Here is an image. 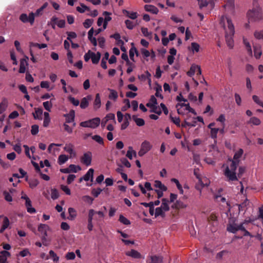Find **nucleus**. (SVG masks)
I'll list each match as a JSON object with an SVG mask.
<instances>
[{"mask_svg": "<svg viewBox=\"0 0 263 263\" xmlns=\"http://www.w3.org/2000/svg\"><path fill=\"white\" fill-rule=\"evenodd\" d=\"M243 153L242 149L240 148L234 154L233 160H231V164L224 170V175L229 181L238 180L236 174V170L239 163V159Z\"/></svg>", "mask_w": 263, "mask_h": 263, "instance_id": "f257e3e1", "label": "nucleus"}, {"mask_svg": "<svg viewBox=\"0 0 263 263\" xmlns=\"http://www.w3.org/2000/svg\"><path fill=\"white\" fill-rule=\"evenodd\" d=\"M220 24L223 26L225 30V37L227 44L230 48L234 46L233 36L235 33V28L232 20L226 16L221 18Z\"/></svg>", "mask_w": 263, "mask_h": 263, "instance_id": "f03ea898", "label": "nucleus"}, {"mask_svg": "<svg viewBox=\"0 0 263 263\" xmlns=\"http://www.w3.org/2000/svg\"><path fill=\"white\" fill-rule=\"evenodd\" d=\"M251 222V221L250 220H245L243 222L238 224L236 223L234 220L229 221V223L227 224V230L229 232L234 234L240 231L243 232V236H249L252 237L253 236L247 230Z\"/></svg>", "mask_w": 263, "mask_h": 263, "instance_id": "7ed1b4c3", "label": "nucleus"}, {"mask_svg": "<svg viewBox=\"0 0 263 263\" xmlns=\"http://www.w3.org/2000/svg\"><path fill=\"white\" fill-rule=\"evenodd\" d=\"M254 7L252 9L248 11L247 16L248 20L250 22L259 21L262 19V14L261 9L259 6L256 4H254Z\"/></svg>", "mask_w": 263, "mask_h": 263, "instance_id": "20e7f679", "label": "nucleus"}, {"mask_svg": "<svg viewBox=\"0 0 263 263\" xmlns=\"http://www.w3.org/2000/svg\"><path fill=\"white\" fill-rule=\"evenodd\" d=\"M95 214H97L98 215V217L96 218V220L97 221H100L103 220L104 217V213L101 211L96 212L93 209L89 210L88 211L87 225V228L89 231H91L93 229L92 220L93 217Z\"/></svg>", "mask_w": 263, "mask_h": 263, "instance_id": "39448f33", "label": "nucleus"}, {"mask_svg": "<svg viewBox=\"0 0 263 263\" xmlns=\"http://www.w3.org/2000/svg\"><path fill=\"white\" fill-rule=\"evenodd\" d=\"M100 119L98 117H97L88 121L82 122L80 123V125L81 126L84 127L96 128L100 125Z\"/></svg>", "mask_w": 263, "mask_h": 263, "instance_id": "423d86ee", "label": "nucleus"}, {"mask_svg": "<svg viewBox=\"0 0 263 263\" xmlns=\"http://www.w3.org/2000/svg\"><path fill=\"white\" fill-rule=\"evenodd\" d=\"M176 107L177 108L178 113L180 115L184 114L185 110H187L195 115L196 114L195 110L190 107L189 103H178L176 105Z\"/></svg>", "mask_w": 263, "mask_h": 263, "instance_id": "0eeeda50", "label": "nucleus"}, {"mask_svg": "<svg viewBox=\"0 0 263 263\" xmlns=\"http://www.w3.org/2000/svg\"><path fill=\"white\" fill-rule=\"evenodd\" d=\"M152 148V145L151 143L147 141H144L141 145V147L138 152V155L139 156L142 157L149 151Z\"/></svg>", "mask_w": 263, "mask_h": 263, "instance_id": "6e6552de", "label": "nucleus"}, {"mask_svg": "<svg viewBox=\"0 0 263 263\" xmlns=\"http://www.w3.org/2000/svg\"><path fill=\"white\" fill-rule=\"evenodd\" d=\"M92 155L91 152L88 151L84 153L80 157L81 162L86 166H90L91 164Z\"/></svg>", "mask_w": 263, "mask_h": 263, "instance_id": "1a4fd4ad", "label": "nucleus"}, {"mask_svg": "<svg viewBox=\"0 0 263 263\" xmlns=\"http://www.w3.org/2000/svg\"><path fill=\"white\" fill-rule=\"evenodd\" d=\"M210 183V180L206 177L198 180V182L196 184L195 187L199 192L200 195H201L202 190L204 186H208Z\"/></svg>", "mask_w": 263, "mask_h": 263, "instance_id": "9d476101", "label": "nucleus"}, {"mask_svg": "<svg viewBox=\"0 0 263 263\" xmlns=\"http://www.w3.org/2000/svg\"><path fill=\"white\" fill-rule=\"evenodd\" d=\"M154 186L156 188L155 191L157 194L158 198L162 197L163 192L167 190V187L161 181L158 180L155 181Z\"/></svg>", "mask_w": 263, "mask_h": 263, "instance_id": "9b49d317", "label": "nucleus"}, {"mask_svg": "<svg viewBox=\"0 0 263 263\" xmlns=\"http://www.w3.org/2000/svg\"><path fill=\"white\" fill-rule=\"evenodd\" d=\"M20 20L24 23L29 22L31 25H33L34 22V14L31 12L27 16L26 14L23 13L20 16Z\"/></svg>", "mask_w": 263, "mask_h": 263, "instance_id": "f8f14e48", "label": "nucleus"}, {"mask_svg": "<svg viewBox=\"0 0 263 263\" xmlns=\"http://www.w3.org/2000/svg\"><path fill=\"white\" fill-rule=\"evenodd\" d=\"M56 21H58L57 23V25L59 28H64L65 25V21L64 20H59L58 17L54 16L51 19L50 25L53 29H55Z\"/></svg>", "mask_w": 263, "mask_h": 263, "instance_id": "ddd939ff", "label": "nucleus"}, {"mask_svg": "<svg viewBox=\"0 0 263 263\" xmlns=\"http://www.w3.org/2000/svg\"><path fill=\"white\" fill-rule=\"evenodd\" d=\"M28 57L25 56L24 59H22L20 60V68L18 70L20 73H24L26 71V69L28 67Z\"/></svg>", "mask_w": 263, "mask_h": 263, "instance_id": "4468645a", "label": "nucleus"}, {"mask_svg": "<svg viewBox=\"0 0 263 263\" xmlns=\"http://www.w3.org/2000/svg\"><path fill=\"white\" fill-rule=\"evenodd\" d=\"M73 147V145L71 143L66 144L64 147V151L70 155V158L74 157L76 156Z\"/></svg>", "mask_w": 263, "mask_h": 263, "instance_id": "2eb2a0df", "label": "nucleus"}, {"mask_svg": "<svg viewBox=\"0 0 263 263\" xmlns=\"http://www.w3.org/2000/svg\"><path fill=\"white\" fill-rule=\"evenodd\" d=\"M125 255L134 258L139 259L142 258L141 254L138 251L134 249H132L129 251L126 252Z\"/></svg>", "mask_w": 263, "mask_h": 263, "instance_id": "dca6fc26", "label": "nucleus"}, {"mask_svg": "<svg viewBox=\"0 0 263 263\" xmlns=\"http://www.w3.org/2000/svg\"><path fill=\"white\" fill-rule=\"evenodd\" d=\"M49 229V227L48 225L46 224H42L41 223L38 226V231L40 232L43 235V237L45 238V237L47 236V231Z\"/></svg>", "mask_w": 263, "mask_h": 263, "instance_id": "f3484780", "label": "nucleus"}, {"mask_svg": "<svg viewBox=\"0 0 263 263\" xmlns=\"http://www.w3.org/2000/svg\"><path fill=\"white\" fill-rule=\"evenodd\" d=\"M64 116L65 117V123H70L74 122L75 112L73 110H70L69 114L65 115Z\"/></svg>", "mask_w": 263, "mask_h": 263, "instance_id": "a211bd4d", "label": "nucleus"}, {"mask_svg": "<svg viewBox=\"0 0 263 263\" xmlns=\"http://www.w3.org/2000/svg\"><path fill=\"white\" fill-rule=\"evenodd\" d=\"M10 256V253L7 251H2L0 252V263H6L7 258Z\"/></svg>", "mask_w": 263, "mask_h": 263, "instance_id": "6ab92c4d", "label": "nucleus"}, {"mask_svg": "<svg viewBox=\"0 0 263 263\" xmlns=\"http://www.w3.org/2000/svg\"><path fill=\"white\" fill-rule=\"evenodd\" d=\"M144 9L146 11L155 14H157L159 12V10L156 7L151 5H145Z\"/></svg>", "mask_w": 263, "mask_h": 263, "instance_id": "aec40b11", "label": "nucleus"}, {"mask_svg": "<svg viewBox=\"0 0 263 263\" xmlns=\"http://www.w3.org/2000/svg\"><path fill=\"white\" fill-rule=\"evenodd\" d=\"M94 170L92 168H90L86 173V174L83 176V178L80 179V181L82 179H84L85 181H89L90 179H92L93 177Z\"/></svg>", "mask_w": 263, "mask_h": 263, "instance_id": "412c9836", "label": "nucleus"}, {"mask_svg": "<svg viewBox=\"0 0 263 263\" xmlns=\"http://www.w3.org/2000/svg\"><path fill=\"white\" fill-rule=\"evenodd\" d=\"M8 101L7 99L4 98L0 103V115L2 114L7 109Z\"/></svg>", "mask_w": 263, "mask_h": 263, "instance_id": "4be33fe9", "label": "nucleus"}, {"mask_svg": "<svg viewBox=\"0 0 263 263\" xmlns=\"http://www.w3.org/2000/svg\"><path fill=\"white\" fill-rule=\"evenodd\" d=\"M162 262V258L156 255L151 256L150 259L147 260V263H161Z\"/></svg>", "mask_w": 263, "mask_h": 263, "instance_id": "5701e85b", "label": "nucleus"}, {"mask_svg": "<svg viewBox=\"0 0 263 263\" xmlns=\"http://www.w3.org/2000/svg\"><path fill=\"white\" fill-rule=\"evenodd\" d=\"M68 211L69 213V216L67 218L70 220H74L76 218L77 215V211L73 208H68Z\"/></svg>", "mask_w": 263, "mask_h": 263, "instance_id": "b1692460", "label": "nucleus"}, {"mask_svg": "<svg viewBox=\"0 0 263 263\" xmlns=\"http://www.w3.org/2000/svg\"><path fill=\"white\" fill-rule=\"evenodd\" d=\"M139 78L142 81L147 80L149 84L151 85V74L148 71H146L144 74H141L140 76H139Z\"/></svg>", "mask_w": 263, "mask_h": 263, "instance_id": "393cba45", "label": "nucleus"}, {"mask_svg": "<svg viewBox=\"0 0 263 263\" xmlns=\"http://www.w3.org/2000/svg\"><path fill=\"white\" fill-rule=\"evenodd\" d=\"M254 56L256 59H259L262 54V51L261 46L260 45H256L253 47Z\"/></svg>", "mask_w": 263, "mask_h": 263, "instance_id": "a878e982", "label": "nucleus"}, {"mask_svg": "<svg viewBox=\"0 0 263 263\" xmlns=\"http://www.w3.org/2000/svg\"><path fill=\"white\" fill-rule=\"evenodd\" d=\"M108 90L110 92V93L108 96V98L110 100L116 101L118 97V95L117 91L110 88H108Z\"/></svg>", "mask_w": 263, "mask_h": 263, "instance_id": "bb28decb", "label": "nucleus"}, {"mask_svg": "<svg viewBox=\"0 0 263 263\" xmlns=\"http://www.w3.org/2000/svg\"><path fill=\"white\" fill-rule=\"evenodd\" d=\"M100 58L101 53L99 52H98L97 53L92 52L91 54V61L93 64H98L100 61Z\"/></svg>", "mask_w": 263, "mask_h": 263, "instance_id": "cd10ccee", "label": "nucleus"}, {"mask_svg": "<svg viewBox=\"0 0 263 263\" xmlns=\"http://www.w3.org/2000/svg\"><path fill=\"white\" fill-rule=\"evenodd\" d=\"M133 120L135 122L136 125L138 126H142L145 124L144 120L142 118H139L136 115L132 116Z\"/></svg>", "mask_w": 263, "mask_h": 263, "instance_id": "c85d7f7f", "label": "nucleus"}, {"mask_svg": "<svg viewBox=\"0 0 263 263\" xmlns=\"http://www.w3.org/2000/svg\"><path fill=\"white\" fill-rule=\"evenodd\" d=\"M101 98L99 93H97L96 95V98L93 102L94 108L95 109H97L99 108L101 106Z\"/></svg>", "mask_w": 263, "mask_h": 263, "instance_id": "c756f323", "label": "nucleus"}, {"mask_svg": "<svg viewBox=\"0 0 263 263\" xmlns=\"http://www.w3.org/2000/svg\"><path fill=\"white\" fill-rule=\"evenodd\" d=\"M81 7H77L76 10L81 13H83L86 11H90V8L83 3H80Z\"/></svg>", "mask_w": 263, "mask_h": 263, "instance_id": "7c9ffc66", "label": "nucleus"}, {"mask_svg": "<svg viewBox=\"0 0 263 263\" xmlns=\"http://www.w3.org/2000/svg\"><path fill=\"white\" fill-rule=\"evenodd\" d=\"M126 156L130 160H132L133 157L136 156V152L133 149L132 146L128 147V150L127 152Z\"/></svg>", "mask_w": 263, "mask_h": 263, "instance_id": "2f4dec72", "label": "nucleus"}, {"mask_svg": "<svg viewBox=\"0 0 263 263\" xmlns=\"http://www.w3.org/2000/svg\"><path fill=\"white\" fill-rule=\"evenodd\" d=\"M9 225V220L7 217H5L3 222V224L0 229V232L3 233L8 227Z\"/></svg>", "mask_w": 263, "mask_h": 263, "instance_id": "473e14b6", "label": "nucleus"}, {"mask_svg": "<svg viewBox=\"0 0 263 263\" xmlns=\"http://www.w3.org/2000/svg\"><path fill=\"white\" fill-rule=\"evenodd\" d=\"M87 98H90V97L87 96V97H84L82 99L80 103V107L81 108L85 109L88 107L89 103Z\"/></svg>", "mask_w": 263, "mask_h": 263, "instance_id": "72a5a7b5", "label": "nucleus"}, {"mask_svg": "<svg viewBox=\"0 0 263 263\" xmlns=\"http://www.w3.org/2000/svg\"><path fill=\"white\" fill-rule=\"evenodd\" d=\"M248 123V124H252L254 125H259L260 124L261 121L257 117H253L250 119Z\"/></svg>", "mask_w": 263, "mask_h": 263, "instance_id": "f704fd0d", "label": "nucleus"}, {"mask_svg": "<svg viewBox=\"0 0 263 263\" xmlns=\"http://www.w3.org/2000/svg\"><path fill=\"white\" fill-rule=\"evenodd\" d=\"M160 207L166 212L168 211L170 209L168 205V200L166 199L163 198L162 200V204Z\"/></svg>", "mask_w": 263, "mask_h": 263, "instance_id": "c9c22d12", "label": "nucleus"}, {"mask_svg": "<svg viewBox=\"0 0 263 263\" xmlns=\"http://www.w3.org/2000/svg\"><path fill=\"white\" fill-rule=\"evenodd\" d=\"M165 211L163 210V209H161L160 207L157 208L155 212V217H157L161 216L163 217L165 216Z\"/></svg>", "mask_w": 263, "mask_h": 263, "instance_id": "e433bc0d", "label": "nucleus"}, {"mask_svg": "<svg viewBox=\"0 0 263 263\" xmlns=\"http://www.w3.org/2000/svg\"><path fill=\"white\" fill-rule=\"evenodd\" d=\"M68 159V157L66 155H60L59 156L58 162L60 165L65 163Z\"/></svg>", "mask_w": 263, "mask_h": 263, "instance_id": "4c0bfd02", "label": "nucleus"}, {"mask_svg": "<svg viewBox=\"0 0 263 263\" xmlns=\"http://www.w3.org/2000/svg\"><path fill=\"white\" fill-rule=\"evenodd\" d=\"M135 54H136L137 57L139 56V53L137 49L135 47H134L131 48L129 51L130 59L133 61H134V57Z\"/></svg>", "mask_w": 263, "mask_h": 263, "instance_id": "58836bf2", "label": "nucleus"}, {"mask_svg": "<svg viewBox=\"0 0 263 263\" xmlns=\"http://www.w3.org/2000/svg\"><path fill=\"white\" fill-rule=\"evenodd\" d=\"M187 206V205L183 203V202L177 200L174 205V208L177 209H185Z\"/></svg>", "mask_w": 263, "mask_h": 263, "instance_id": "ea45409f", "label": "nucleus"}, {"mask_svg": "<svg viewBox=\"0 0 263 263\" xmlns=\"http://www.w3.org/2000/svg\"><path fill=\"white\" fill-rule=\"evenodd\" d=\"M190 49L193 53L198 52L199 51L200 45L197 43L193 42Z\"/></svg>", "mask_w": 263, "mask_h": 263, "instance_id": "a19ab883", "label": "nucleus"}, {"mask_svg": "<svg viewBox=\"0 0 263 263\" xmlns=\"http://www.w3.org/2000/svg\"><path fill=\"white\" fill-rule=\"evenodd\" d=\"M42 115L43 110L40 108L36 109L35 112L33 114L34 118L35 119H41Z\"/></svg>", "mask_w": 263, "mask_h": 263, "instance_id": "79ce46f5", "label": "nucleus"}, {"mask_svg": "<svg viewBox=\"0 0 263 263\" xmlns=\"http://www.w3.org/2000/svg\"><path fill=\"white\" fill-rule=\"evenodd\" d=\"M157 104V99L154 96H152L151 97L149 102L146 104V106L148 107H151L152 106H155Z\"/></svg>", "mask_w": 263, "mask_h": 263, "instance_id": "37998d69", "label": "nucleus"}, {"mask_svg": "<svg viewBox=\"0 0 263 263\" xmlns=\"http://www.w3.org/2000/svg\"><path fill=\"white\" fill-rule=\"evenodd\" d=\"M123 13H125L127 16L131 19L135 20L137 18V13L135 12H130L127 10H124Z\"/></svg>", "mask_w": 263, "mask_h": 263, "instance_id": "c03bdc74", "label": "nucleus"}, {"mask_svg": "<svg viewBox=\"0 0 263 263\" xmlns=\"http://www.w3.org/2000/svg\"><path fill=\"white\" fill-rule=\"evenodd\" d=\"M54 100V99H51L50 101H47L46 102H43V105L44 107L46 110H47L48 111H51V108L52 107V103L51 102V100Z\"/></svg>", "mask_w": 263, "mask_h": 263, "instance_id": "a18cd8bd", "label": "nucleus"}, {"mask_svg": "<svg viewBox=\"0 0 263 263\" xmlns=\"http://www.w3.org/2000/svg\"><path fill=\"white\" fill-rule=\"evenodd\" d=\"M197 68H198V65H192L190 70L187 72V74L190 77L194 76L196 71H197Z\"/></svg>", "mask_w": 263, "mask_h": 263, "instance_id": "49530a36", "label": "nucleus"}, {"mask_svg": "<svg viewBox=\"0 0 263 263\" xmlns=\"http://www.w3.org/2000/svg\"><path fill=\"white\" fill-rule=\"evenodd\" d=\"M243 43L245 45L247 50L249 53V54L251 55L252 54V51L251 46L249 43V42L247 41V40L245 38L243 39Z\"/></svg>", "mask_w": 263, "mask_h": 263, "instance_id": "de8ad7c7", "label": "nucleus"}, {"mask_svg": "<svg viewBox=\"0 0 263 263\" xmlns=\"http://www.w3.org/2000/svg\"><path fill=\"white\" fill-rule=\"evenodd\" d=\"M92 139L100 144H104L103 139L99 135H94L92 136Z\"/></svg>", "mask_w": 263, "mask_h": 263, "instance_id": "09e8293b", "label": "nucleus"}, {"mask_svg": "<svg viewBox=\"0 0 263 263\" xmlns=\"http://www.w3.org/2000/svg\"><path fill=\"white\" fill-rule=\"evenodd\" d=\"M252 99L255 103H256L259 106L263 107V102L259 99V98L257 96L253 95L252 96Z\"/></svg>", "mask_w": 263, "mask_h": 263, "instance_id": "8fccbe9b", "label": "nucleus"}, {"mask_svg": "<svg viewBox=\"0 0 263 263\" xmlns=\"http://www.w3.org/2000/svg\"><path fill=\"white\" fill-rule=\"evenodd\" d=\"M55 146H61V144H55V143L50 144L48 147V153H51L54 152L55 151H57V149L53 147Z\"/></svg>", "mask_w": 263, "mask_h": 263, "instance_id": "3c124183", "label": "nucleus"}, {"mask_svg": "<svg viewBox=\"0 0 263 263\" xmlns=\"http://www.w3.org/2000/svg\"><path fill=\"white\" fill-rule=\"evenodd\" d=\"M70 172L77 173L78 171H80L81 168L79 165H76L74 164H70L69 166Z\"/></svg>", "mask_w": 263, "mask_h": 263, "instance_id": "603ef678", "label": "nucleus"}, {"mask_svg": "<svg viewBox=\"0 0 263 263\" xmlns=\"http://www.w3.org/2000/svg\"><path fill=\"white\" fill-rule=\"evenodd\" d=\"M119 220L120 222L125 225L130 224V221L122 215H120Z\"/></svg>", "mask_w": 263, "mask_h": 263, "instance_id": "864d4df0", "label": "nucleus"}, {"mask_svg": "<svg viewBox=\"0 0 263 263\" xmlns=\"http://www.w3.org/2000/svg\"><path fill=\"white\" fill-rule=\"evenodd\" d=\"M210 134L211 136L213 139H216L217 138V135L218 132L219 130V129L218 128H213L212 129H210Z\"/></svg>", "mask_w": 263, "mask_h": 263, "instance_id": "5fc2aeb1", "label": "nucleus"}, {"mask_svg": "<svg viewBox=\"0 0 263 263\" xmlns=\"http://www.w3.org/2000/svg\"><path fill=\"white\" fill-rule=\"evenodd\" d=\"M50 257L52 258L53 261L58 262L59 260V257L54 253L52 250H50L49 252Z\"/></svg>", "mask_w": 263, "mask_h": 263, "instance_id": "6e6d98bb", "label": "nucleus"}, {"mask_svg": "<svg viewBox=\"0 0 263 263\" xmlns=\"http://www.w3.org/2000/svg\"><path fill=\"white\" fill-rule=\"evenodd\" d=\"M93 23V20L91 19L87 18L85 20L83 24L85 28H89Z\"/></svg>", "mask_w": 263, "mask_h": 263, "instance_id": "4d7b16f0", "label": "nucleus"}, {"mask_svg": "<svg viewBox=\"0 0 263 263\" xmlns=\"http://www.w3.org/2000/svg\"><path fill=\"white\" fill-rule=\"evenodd\" d=\"M254 35L256 39H263V30L260 31H256L254 33Z\"/></svg>", "mask_w": 263, "mask_h": 263, "instance_id": "13d9d810", "label": "nucleus"}, {"mask_svg": "<svg viewBox=\"0 0 263 263\" xmlns=\"http://www.w3.org/2000/svg\"><path fill=\"white\" fill-rule=\"evenodd\" d=\"M67 40L69 41L70 42H72L71 39H75L77 37V34L74 32H67Z\"/></svg>", "mask_w": 263, "mask_h": 263, "instance_id": "bf43d9fd", "label": "nucleus"}, {"mask_svg": "<svg viewBox=\"0 0 263 263\" xmlns=\"http://www.w3.org/2000/svg\"><path fill=\"white\" fill-rule=\"evenodd\" d=\"M225 8H229L233 9L234 8V0H227L226 4L224 5Z\"/></svg>", "mask_w": 263, "mask_h": 263, "instance_id": "052dcab7", "label": "nucleus"}, {"mask_svg": "<svg viewBox=\"0 0 263 263\" xmlns=\"http://www.w3.org/2000/svg\"><path fill=\"white\" fill-rule=\"evenodd\" d=\"M226 120V117H225L224 115H223V114H221L219 116V117L216 119V121L217 122H219L222 124V126H223V127H224V126H225Z\"/></svg>", "mask_w": 263, "mask_h": 263, "instance_id": "680f3d73", "label": "nucleus"}, {"mask_svg": "<svg viewBox=\"0 0 263 263\" xmlns=\"http://www.w3.org/2000/svg\"><path fill=\"white\" fill-rule=\"evenodd\" d=\"M59 196V192L56 189H52L51 191V197L52 199L55 200L58 198Z\"/></svg>", "mask_w": 263, "mask_h": 263, "instance_id": "e2e57ef3", "label": "nucleus"}, {"mask_svg": "<svg viewBox=\"0 0 263 263\" xmlns=\"http://www.w3.org/2000/svg\"><path fill=\"white\" fill-rule=\"evenodd\" d=\"M171 121L177 126H180V120L179 117H173L170 116Z\"/></svg>", "mask_w": 263, "mask_h": 263, "instance_id": "0e129e2a", "label": "nucleus"}, {"mask_svg": "<svg viewBox=\"0 0 263 263\" xmlns=\"http://www.w3.org/2000/svg\"><path fill=\"white\" fill-rule=\"evenodd\" d=\"M69 101L74 106H77L79 105L80 102L78 99H75L74 97L69 96L68 98Z\"/></svg>", "mask_w": 263, "mask_h": 263, "instance_id": "69168bd1", "label": "nucleus"}, {"mask_svg": "<svg viewBox=\"0 0 263 263\" xmlns=\"http://www.w3.org/2000/svg\"><path fill=\"white\" fill-rule=\"evenodd\" d=\"M125 23L126 27L129 29H133L135 26L134 22L129 20H126Z\"/></svg>", "mask_w": 263, "mask_h": 263, "instance_id": "338daca9", "label": "nucleus"}, {"mask_svg": "<svg viewBox=\"0 0 263 263\" xmlns=\"http://www.w3.org/2000/svg\"><path fill=\"white\" fill-rule=\"evenodd\" d=\"M141 32L144 36L146 37H151L152 33L148 31V29L147 28L142 27Z\"/></svg>", "mask_w": 263, "mask_h": 263, "instance_id": "774afa93", "label": "nucleus"}]
</instances>
